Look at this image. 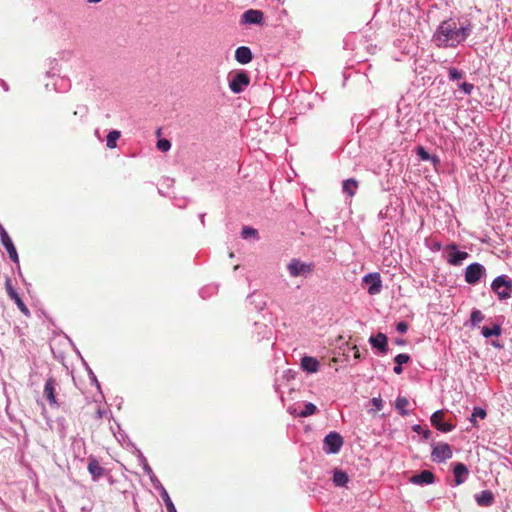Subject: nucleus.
Here are the masks:
<instances>
[{
	"mask_svg": "<svg viewBox=\"0 0 512 512\" xmlns=\"http://www.w3.org/2000/svg\"><path fill=\"white\" fill-rule=\"evenodd\" d=\"M470 21L457 22L453 18L442 21L435 30L432 41L442 48H455L463 43L472 33Z\"/></svg>",
	"mask_w": 512,
	"mask_h": 512,
	"instance_id": "obj_1",
	"label": "nucleus"
},
{
	"mask_svg": "<svg viewBox=\"0 0 512 512\" xmlns=\"http://www.w3.org/2000/svg\"><path fill=\"white\" fill-rule=\"evenodd\" d=\"M490 289L500 302H505L512 297V278L506 274L498 275L492 280Z\"/></svg>",
	"mask_w": 512,
	"mask_h": 512,
	"instance_id": "obj_2",
	"label": "nucleus"
},
{
	"mask_svg": "<svg viewBox=\"0 0 512 512\" xmlns=\"http://www.w3.org/2000/svg\"><path fill=\"white\" fill-rule=\"evenodd\" d=\"M288 273L291 277L307 278L314 271V264L303 262L298 258H293L287 265Z\"/></svg>",
	"mask_w": 512,
	"mask_h": 512,
	"instance_id": "obj_3",
	"label": "nucleus"
},
{
	"mask_svg": "<svg viewBox=\"0 0 512 512\" xmlns=\"http://www.w3.org/2000/svg\"><path fill=\"white\" fill-rule=\"evenodd\" d=\"M486 276V268L478 262H473L465 268L464 279L469 285L478 284Z\"/></svg>",
	"mask_w": 512,
	"mask_h": 512,
	"instance_id": "obj_4",
	"label": "nucleus"
},
{
	"mask_svg": "<svg viewBox=\"0 0 512 512\" xmlns=\"http://www.w3.org/2000/svg\"><path fill=\"white\" fill-rule=\"evenodd\" d=\"M343 437L336 431H331L323 439V451L326 454H337L343 446Z\"/></svg>",
	"mask_w": 512,
	"mask_h": 512,
	"instance_id": "obj_5",
	"label": "nucleus"
},
{
	"mask_svg": "<svg viewBox=\"0 0 512 512\" xmlns=\"http://www.w3.org/2000/svg\"><path fill=\"white\" fill-rule=\"evenodd\" d=\"M446 260L450 265L459 266L469 257L468 252L458 249L456 243H450L445 247Z\"/></svg>",
	"mask_w": 512,
	"mask_h": 512,
	"instance_id": "obj_6",
	"label": "nucleus"
},
{
	"mask_svg": "<svg viewBox=\"0 0 512 512\" xmlns=\"http://www.w3.org/2000/svg\"><path fill=\"white\" fill-rule=\"evenodd\" d=\"M250 77L244 70L237 71L229 80V88L235 93L239 94L249 85Z\"/></svg>",
	"mask_w": 512,
	"mask_h": 512,
	"instance_id": "obj_7",
	"label": "nucleus"
},
{
	"mask_svg": "<svg viewBox=\"0 0 512 512\" xmlns=\"http://www.w3.org/2000/svg\"><path fill=\"white\" fill-rule=\"evenodd\" d=\"M0 242H1V245L7 251L11 261L18 265L19 264V256H18L17 249H16L11 237L9 236L8 232L6 231V229L3 227V225L1 223H0Z\"/></svg>",
	"mask_w": 512,
	"mask_h": 512,
	"instance_id": "obj_8",
	"label": "nucleus"
},
{
	"mask_svg": "<svg viewBox=\"0 0 512 512\" xmlns=\"http://www.w3.org/2000/svg\"><path fill=\"white\" fill-rule=\"evenodd\" d=\"M453 452L448 443H434L432 444L431 457L434 462L443 463L452 458Z\"/></svg>",
	"mask_w": 512,
	"mask_h": 512,
	"instance_id": "obj_9",
	"label": "nucleus"
},
{
	"mask_svg": "<svg viewBox=\"0 0 512 512\" xmlns=\"http://www.w3.org/2000/svg\"><path fill=\"white\" fill-rule=\"evenodd\" d=\"M134 454L136 455V457L138 458L139 460V463L140 465L142 466L143 468V471L144 473L149 477L150 481H151V484L152 486L157 490L159 489L160 487H162V483L159 481V479L156 477V475L154 474L152 468L150 467V465L148 464V461H147V458L144 456V454L142 453V451L138 448L135 447V452Z\"/></svg>",
	"mask_w": 512,
	"mask_h": 512,
	"instance_id": "obj_10",
	"label": "nucleus"
},
{
	"mask_svg": "<svg viewBox=\"0 0 512 512\" xmlns=\"http://www.w3.org/2000/svg\"><path fill=\"white\" fill-rule=\"evenodd\" d=\"M363 283H366L368 285L367 292L370 295H376L380 293L382 289V280L381 276L377 272H371L362 278Z\"/></svg>",
	"mask_w": 512,
	"mask_h": 512,
	"instance_id": "obj_11",
	"label": "nucleus"
},
{
	"mask_svg": "<svg viewBox=\"0 0 512 512\" xmlns=\"http://www.w3.org/2000/svg\"><path fill=\"white\" fill-rule=\"evenodd\" d=\"M5 289L8 294V296L15 302L17 307L20 309V311L28 316L30 314V311L28 307L25 305L23 300L21 299L18 292L15 290V288L12 285V281L9 277H6L5 279Z\"/></svg>",
	"mask_w": 512,
	"mask_h": 512,
	"instance_id": "obj_12",
	"label": "nucleus"
},
{
	"mask_svg": "<svg viewBox=\"0 0 512 512\" xmlns=\"http://www.w3.org/2000/svg\"><path fill=\"white\" fill-rule=\"evenodd\" d=\"M56 380L53 377H49L44 386L43 395L49 402L50 407L59 408V403L56 398Z\"/></svg>",
	"mask_w": 512,
	"mask_h": 512,
	"instance_id": "obj_13",
	"label": "nucleus"
},
{
	"mask_svg": "<svg viewBox=\"0 0 512 512\" xmlns=\"http://www.w3.org/2000/svg\"><path fill=\"white\" fill-rule=\"evenodd\" d=\"M444 412L442 410L435 411L431 417V424L440 432L447 433L454 429V425L451 423L445 422L443 420Z\"/></svg>",
	"mask_w": 512,
	"mask_h": 512,
	"instance_id": "obj_14",
	"label": "nucleus"
},
{
	"mask_svg": "<svg viewBox=\"0 0 512 512\" xmlns=\"http://www.w3.org/2000/svg\"><path fill=\"white\" fill-rule=\"evenodd\" d=\"M409 482L419 486L430 485L435 482V475L430 470H422L412 475Z\"/></svg>",
	"mask_w": 512,
	"mask_h": 512,
	"instance_id": "obj_15",
	"label": "nucleus"
},
{
	"mask_svg": "<svg viewBox=\"0 0 512 512\" xmlns=\"http://www.w3.org/2000/svg\"><path fill=\"white\" fill-rule=\"evenodd\" d=\"M369 343L372 348L377 349L381 354H386L388 352V337L382 332L370 336Z\"/></svg>",
	"mask_w": 512,
	"mask_h": 512,
	"instance_id": "obj_16",
	"label": "nucleus"
},
{
	"mask_svg": "<svg viewBox=\"0 0 512 512\" xmlns=\"http://www.w3.org/2000/svg\"><path fill=\"white\" fill-rule=\"evenodd\" d=\"M453 475L455 486L463 484L469 475V469L467 465L462 462L453 463Z\"/></svg>",
	"mask_w": 512,
	"mask_h": 512,
	"instance_id": "obj_17",
	"label": "nucleus"
},
{
	"mask_svg": "<svg viewBox=\"0 0 512 512\" xmlns=\"http://www.w3.org/2000/svg\"><path fill=\"white\" fill-rule=\"evenodd\" d=\"M263 12L261 10L249 9L241 16V24H261L263 21Z\"/></svg>",
	"mask_w": 512,
	"mask_h": 512,
	"instance_id": "obj_18",
	"label": "nucleus"
},
{
	"mask_svg": "<svg viewBox=\"0 0 512 512\" xmlns=\"http://www.w3.org/2000/svg\"><path fill=\"white\" fill-rule=\"evenodd\" d=\"M87 469L92 476L93 481L99 480L105 473V469L99 464L94 457H89Z\"/></svg>",
	"mask_w": 512,
	"mask_h": 512,
	"instance_id": "obj_19",
	"label": "nucleus"
},
{
	"mask_svg": "<svg viewBox=\"0 0 512 512\" xmlns=\"http://www.w3.org/2000/svg\"><path fill=\"white\" fill-rule=\"evenodd\" d=\"M253 54L249 47L240 46L235 51V60L240 64H248L252 61Z\"/></svg>",
	"mask_w": 512,
	"mask_h": 512,
	"instance_id": "obj_20",
	"label": "nucleus"
},
{
	"mask_svg": "<svg viewBox=\"0 0 512 512\" xmlns=\"http://www.w3.org/2000/svg\"><path fill=\"white\" fill-rule=\"evenodd\" d=\"M301 368L307 373H316L319 370V361L312 356H304L301 358Z\"/></svg>",
	"mask_w": 512,
	"mask_h": 512,
	"instance_id": "obj_21",
	"label": "nucleus"
},
{
	"mask_svg": "<svg viewBox=\"0 0 512 512\" xmlns=\"http://www.w3.org/2000/svg\"><path fill=\"white\" fill-rule=\"evenodd\" d=\"M475 501L480 507H489L494 502V494L490 490H483L475 495Z\"/></svg>",
	"mask_w": 512,
	"mask_h": 512,
	"instance_id": "obj_22",
	"label": "nucleus"
},
{
	"mask_svg": "<svg viewBox=\"0 0 512 512\" xmlns=\"http://www.w3.org/2000/svg\"><path fill=\"white\" fill-rule=\"evenodd\" d=\"M333 483L336 487H345L347 483L349 482V476L348 474L339 469L335 468L333 471Z\"/></svg>",
	"mask_w": 512,
	"mask_h": 512,
	"instance_id": "obj_23",
	"label": "nucleus"
},
{
	"mask_svg": "<svg viewBox=\"0 0 512 512\" xmlns=\"http://www.w3.org/2000/svg\"><path fill=\"white\" fill-rule=\"evenodd\" d=\"M502 334V327L500 323H494L492 327L483 326L481 329V335L484 338H490L493 336H500Z\"/></svg>",
	"mask_w": 512,
	"mask_h": 512,
	"instance_id": "obj_24",
	"label": "nucleus"
},
{
	"mask_svg": "<svg viewBox=\"0 0 512 512\" xmlns=\"http://www.w3.org/2000/svg\"><path fill=\"white\" fill-rule=\"evenodd\" d=\"M358 187V182L354 178H349L343 181L342 191L348 196H354Z\"/></svg>",
	"mask_w": 512,
	"mask_h": 512,
	"instance_id": "obj_25",
	"label": "nucleus"
},
{
	"mask_svg": "<svg viewBox=\"0 0 512 512\" xmlns=\"http://www.w3.org/2000/svg\"><path fill=\"white\" fill-rule=\"evenodd\" d=\"M157 491H159V493H160V496L166 506L167 512H177L176 507H175L174 503L172 502L165 487L162 486L159 489H157Z\"/></svg>",
	"mask_w": 512,
	"mask_h": 512,
	"instance_id": "obj_26",
	"label": "nucleus"
},
{
	"mask_svg": "<svg viewBox=\"0 0 512 512\" xmlns=\"http://www.w3.org/2000/svg\"><path fill=\"white\" fill-rule=\"evenodd\" d=\"M484 314L477 308H473L470 313L469 325L471 327H477L483 320Z\"/></svg>",
	"mask_w": 512,
	"mask_h": 512,
	"instance_id": "obj_27",
	"label": "nucleus"
},
{
	"mask_svg": "<svg viewBox=\"0 0 512 512\" xmlns=\"http://www.w3.org/2000/svg\"><path fill=\"white\" fill-rule=\"evenodd\" d=\"M121 133L118 130H111L107 134L106 137V145L109 149H114L117 147V141L120 138Z\"/></svg>",
	"mask_w": 512,
	"mask_h": 512,
	"instance_id": "obj_28",
	"label": "nucleus"
},
{
	"mask_svg": "<svg viewBox=\"0 0 512 512\" xmlns=\"http://www.w3.org/2000/svg\"><path fill=\"white\" fill-rule=\"evenodd\" d=\"M409 404V401L405 397H398L395 402V407L398 410L399 414L402 416H408L410 412L406 409V406Z\"/></svg>",
	"mask_w": 512,
	"mask_h": 512,
	"instance_id": "obj_29",
	"label": "nucleus"
},
{
	"mask_svg": "<svg viewBox=\"0 0 512 512\" xmlns=\"http://www.w3.org/2000/svg\"><path fill=\"white\" fill-rule=\"evenodd\" d=\"M317 411V407L315 404L311 402H307L304 404V408L299 412H294L299 417H308L313 415Z\"/></svg>",
	"mask_w": 512,
	"mask_h": 512,
	"instance_id": "obj_30",
	"label": "nucleus"
},
{
	"mask_svg": "<svg viewBox=\"0 0 512 512\" xmlns=\"http://www.w3.org/2000/svg\"><path fill=\"white\" fill-rule=\"evenodd\" d=\"M416 153L418 157L423 161H439L435 155H431L423 146H418L416 149Z\"/></svg>",
	"mask_w": 512,
	"mask_h": 512,
	"instance_id": "obj_31",
	"label": "nucleus"
},
{
	"mask_svg": "<svg viewBox=\"0 0 512 512\" xmlns=\"http://www.w3.org/2000/svg\"><path fill=\"white\" fill-rule=\"evenodd\" d=\"M486 416H487L486 410L482 407L476 406L473 408V411H472V414H471V417L469 418V420L471 423H473V425H476L477 418L484 419Z\"/></svg>",
	"mask_w": 512,
	"mask_h": 512,
	"instance_id": "obj_32",
	"label": "nucleus"
},
{
	"mask_svg": "<svg viewBox=\"0 0 512 512\" xmlns=\"http://www.w3.org/2000/svg\"><path fill=\"white\" fill-rule=\"evenodd\" d=\"M241 237L243 239H248V238L258 239V231L251 226H244L241 231Z\"/></svg>",
	"mask_w": 512,
	"mask_h": 512,
	"instance_id": "obj_33",
	"label": "nucleus"
},
{
	"mask_svg": "<svg viewBox=\"0 0 512 512\" xmlns=\"http://www.w3.org/2000/svg\"><path fill=\"white\" fill-rule=\"evenodd\" d=\"M84 365L86 367V370L88 372V376H89V380H90V383L91 385H94L98 391L101 392V385H100V382L98 381L96 375L94 374L93 370L88 366V364L86 362H84Z\"/></svg>",
	"mask_w": 512,
	"mask_h": 512,
	"instance_id": "obj_34",
	"label": "nucleus"
},
{
	"mask_svg": "<svg viewBox=\"0 0 512 512\" xmlns=\"http://www.w3.org/2000/svg\"><path fill=\"white\" fill-rule=\"evenodd\" d=\"M463 75H464V72L462 70H459L458 68L450 67L448 69V78L450 81L459 80L463 77Z\"/></svg>",
	"mask_w": 512,
	"mask_h": 512,
	"instance_id": "obj_35",
	"label": "nucleus"
},
{
	"mask_svg": "<svg viewBox=\"0 0 512 512\" xmlns=\"http://www.w3.org/2000/svg\"><path fill=\"white\" fill-rule=\"evenodd\" d=\"M412 430L417 434H421L424 440H428L431 437V431L424 429L420 424H414Z\"/></svg>",
	"mask_w": 512,
	"mask_h": 512,
	"instance_id": "obj_36",
	"label": "nucleus"
},
{
	"mask_svg": "<svg viewBox=\"0 0 512 512\" xmlns=\"http://www.w3.org/2000/svg\"><path fill=\"white\" fill-rule=\"evenodd\" d=\"M411 360V357L409 354L406 353H400L394 357L395 364L404 365L407 364Z\"/></svg>",
	"mask_w": 512,
	"mask_h": 512,
	"instance_id": "obj_37",
	"label": "nucleus"
},
{
	"mask_svg": "<svg viewBox=\"0 0 512 512\" xmlns=\"http://www.w3.org/2000/svg\"><path fill=\"white\" fill-rule=\"evenodd\" d=\"M370 402L375 407V410L369 409L368 413H373V412H375L377 410H381L383 408V400L380 396L372 398Z\"/></svg>",
	"mask_w": 512,
	"mask_h": 512,
	"instance_id": "obj_38",
	"label": "nucleus"
},
{
	"mask_svg": "<svg viewBox=\"0 0 512 512\" xmlns=\"http://www.w3.org/2000/svg\"><path fill=\"white\" fill-rule=\"evenodd\" d=\"M157 148L162 152H167L171 148V142L165 138L159 139L157 142Z\"/></svg>",
	"mask_w": 512,
	"mask_h": 512,
	"instance_id": "obj_39",
	"label": "nucleus"
},
{
	"mask_svg": "<svg viewBox=\"0 0 512 512\" xmlns=\"http://www.w3.org/2000/svg\"><path fill=\"white\" fill-rule=\"evenodd\" d=\"M459 88L464 94L470 95L474 89V85L472 83L463 82L459 85Z\"/></svg>",
	"mask_w": 512,
	"mask_h": 512,
	"instance_id": "obj_40",
	"label": "nucleus"
},
{
	"mask_svg": "<svg viewBox=\"0 0 512 512\" xmlns=\"http://www.w3.org/2000/svg\"><path fill=\"white\" fill-rule=\"evenodd\" d=\"M254 326H255V327H257V328H259V334H262V335H263V336H262L263 338H264V337H266V334H267L268 332H270V330L268 329L267 325H265V324H260V323H258V322H255V323H254Z\"/></svg>",
	"mask_w": 512,
	"mask_h": 512,
	"instance_id": "obj_41",
	"label": "nucleus"
},
{
	"mask_svg": "<svg viewBox=\"0 0 512 512\" xmlns=\"http://www.w3.org/2000/svg\"><path fill=\"white\" fill-rule=\"evenodd\" d=\"M57 65H58V62L56 59L49 60V70L47 71V76L51 77V76L55 75L53 70L56 68Z\"/></svg>",
	"mask_w": 512,
	"mask_h": 512,
	"instance_id": "obj_42",
	"label": "nucleus"
},
{
	"mask_svg": "<svg viewBox=\"0 0 512 512\" xmlns=\"http://www.w3.org/2000/svg\"><path fill=\"white\" fill-rule=\"evenodd\" d=\"M408 324L405 322V321H399L397 324H396V330L399 332V333H406L407 330H408Z\"/></svg>",
	"mask_w": 512,
	"mask_h": 512,
	"instance_id": "obj_43",
	"label": "nucleus"
},
{
	"mask_svg": "<svg viewBox=\"0 0 512 512\" xmlns=\"http://www.w3.org/2000/svg\"><path fill=\"white\" fill-rule=\"evenodd\" d=\"M65 85L61 86V87H58L57 84H55V90L58 91V92H64L66 91L69 87H70V84L68 83V81L66 80H61Z\"/></svg>",
	"mask_w": 512,
	"mask_h": 512,
	"instance_id": "obj_44",
	"label": "nucleus"
},
{
	"mask_svg": "<svg viewBox=\"0 0 512 512\" xmlns=\"http://www.w3.org/2000/svg\"><path fill=\"white\" fill-rule=\"evenodd\" d=\"M394 343L398 346H405L407 344V341L403 338H396L394 340Z\"/></svg>",
	"mask_w": 512,
	"mask_h": 512,
	"instance_id": "obj_45",
	"label": "nucleus"
},
{
	"mask_svg": "<svg viewBox=\"0 0 512 512\" xmlns=\"http://www.w3.org/2000/svg\"><path fill=\"white\" fill-rule=\"evenodd\" d=\"M393 372L395 374H401L403 372V368H402V365H399V364H395L394 368H393Z\"/></svg>",
	"mask_w": 512,
	"mask_h": 512,
	"instance_id": "obj_46",
	"label": "nucleus"
},
{
	"mask_svg": "<svg viewBox=\"0 0 512 512\" xmlns=\"http://www.w3.org/2000/svg\"><path fill=\"white\" fill-rule=\"evenodd\" d=\"M106 415V410L104 409H101L99 408L97 411H96V416L97 418H102Z\"/></svg>",
	"mask_w": 512,
	"mask_h": 512,
	"instance_id": "obj_47",
	"label": "nucleus"
},
{
	"mask_svg": "<svg viewBox=\"0 0 512 512\" xmlns=\"http://www.w3.org/2000/svg\"><path fill=\"white\" fill-rule=\"evenodd\" d=\"M0 86L5 90V91H8L9 90V86L8 84L6 83V81H4L3 79H0Z\"/></svg>",
	"mask_w": 512,
	"mask_h": 512,
	"instance_id": "obj_48",
	"label": "nucleus"
},
{
	"mask_svg": "<svg viewBox=\"0 0 512 512\" xmlns=\"http://www.w3.org/2000/svg\"><path fill=\"white\" fill-rule=\"evenodd\" d=\"M441 243L440 242H435L433 244V247L431 248L433 251H439L441 249Z\"/></svg>",
	"mask_w": 512,
	"mask_h": 512,
	"instance_id": "obj_49",
	"label": "nucleus"
},
{
	"mask_svg": "<svg viewBox=\"0 0 512 512\" xmlns=\"http://www.w3.org/2000/svg\"><path fill=\"white\" fill-rule=\"evenodd\" d=\"M198 217H199L201 224L204 226L205 225V213H200Z\"/></svg>",
	"mask_w": 512,
	"mask_h": 512,
	"instance_id": "obj_50",
	"label": "nucleus"
},
{
	"mask_svg": "<svg viewBox=\"0 0 512 512\" xmlns=\"http://www.w3.org/2000/svg\"><path fill=\"white\" fill-rule=\"evenodd\" d=\"M492 345H493L494 347H496V348H500V347H501V345H500V343H499L498 341H494V342H492Z\"/></svg>",
	"mask_w": 512,
	"mask_h": 512,
	"instance_id": "obj_51",
	"label": "nucleus"
},
{
	"mask_svg": "<svg viewBox=\"0 0 512 512\" xmlns=\"http://www.w3.org/2000/svg\"><path fill=\"white\" fill-rule=\"evenodd\" d=\"M102 0H88L89 3H99L101 2Z\"/></svg>",
	"mask_w": 512,
	"mask_h": 512,
	"instance_id": "obj_52",
	"label": "nucleus"
},
{
	"mask_svg": "<svg viewBox=\"0 0 512 512\" xmlns=\"http://www.w3.org/2000/svg\"><path fill=\"white\" fill-rule=\"evenodd\" d=\"M355 358H357V359H359V358H360V353H359V351H357V352L355 353Z\"/></svg>",
	"mask_w": 512,
	"mask_h": 512,
	"instance_id": "obj_53",
	"label": "nucleus"
},
{
	"mask_svg": "<svg viewBox=\"0 0 512 512\" xmlns=\"http://www.w3.org/2000/svg\"><path fill=\"white\" fill-rule=\"evenodd\" d=\"M177 206H178L179 208H183L185 205H184V204H182V202H179V204H177Z\"/></svg>",
	"mask_w": 512,
	"mask_h": 512,
	"instance_id": "obj_54",
	"label": "nucleus"
},
{
	"mask_svg": "<svg viewBox=\"0 0 512 512\" xmlns=\"http://www.w3.org/2000/svg\"><path fill=\"white\" fill-rule=\"evenodd\" d=\"M177 206H178L179 208H183L185 205H184V204H182V202H179V204H177Z\"/></svg>",
	"mask_w": 512,
	"mask_h": 512,
	"instance_id": "obj_55",
	"label": "nucleus"
}]
</instances>
